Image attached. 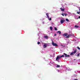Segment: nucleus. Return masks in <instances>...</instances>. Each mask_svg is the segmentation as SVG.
I'll list each match as a JSON object with an SVG mask.
<instances>
[{"mask_svg":"<svg viewBox=\"0 0 80 80\" xmlns=\"http://www.w3.org/2000/svg\"><path fill=\"white\" fill-rule=\"evenodd\" d=\"M57 33L59 35H60L61 34V31H58L57 32Z\"/></svg>","mask_w":80,"mask_h":80,"instance_id":"6e6552de","label":"nucleus"},{"mask_svg":"<svg viewBox=\"0 0 80 80\" xmlns=\"http://www.w3.org/2000/svg\"><path fill=\"white\" fill-rule=\"evenodd\" d=\"M72 35L71 34H69L68 36H66V38H69V37H71Z\"/></svg>","mask_w":80,"mask_h":80,"instance_id":"39448f33","label":"nucleus"},{"mask_svg":"<svg viewBox=\"0 0 80 80\" xmlns=\"http://www.w3.org/2000/svg\"><path fill=\"white\" fill-rule=\"evenodd\" d=\"M52 41H53V40H52Z\"/></svg>","mask_w":80,"mask_h":80,"instance_id":"473e14b6","label":"nucleus"},{"mask_svg":"<svg viewBox=\"0 0 80 80\" xmlns=\"http://www.w3.org/2000/svg\"><path fill=\"white\" fill-rule=\"evenodd\" d=\"M65 57H70V55H67V54H66V53H63Z\"/></svg>","mask_w":80,"mask_h":80,"instance_id":"20e7f679","label":"nucleus"},{"mask_svg":"<svg viewBox=\"0 0 80 80\" xmlns=\"http://www.w3.org/2000/svg\"><path fill=\"white\" fill-rule=\"evenodd\" d=\"M60 67V66L58 64H57V68H58Z\"/></svg>","mask_w":80,"mask_h":80,"instance_id":"dca6fc26","label":"nucleus"},{"mask_svg":"<svg viewBox=\"0 0 80 80\" xmlns=\"http://www.w3.org/2000/svg\"><path fill=\"white\" fill-rule=\"evenodd\" d=\"M79 13H80V12H79Z\"/></svg>","mask_w":80,"mask_h":80,"instance_id":"e433bc0d","label":"nucleus"},{"mask_svg":"<svg viewBox=\"0 0 80 80\" xmlns=\"http://www.w3.org/2000/svg\"><path fill=\"white\" fill-rule=\"evenodd\" d=\"M60 9L62 12H64V10H65V8L63 9L62 8H61Z\"/></svg>","mask_w":80,"mask_h":80,"instance_id":"423d86ee","label":"nucleus"},{"mask_svg":"<svg viewBox=\"0 0 80 80\" xmlns=\"http://www.w3.org/2000/svg\"><path fill=\"white\" fill-rule=\"evenodd\" d=\"M40 42H38V45H39V44H40Z\"/></svg>","mask_w":80,"mask_h":80,"instance_id":"a878e982","label":"nucleus"},{"mask_svg":"<svg viewBox=\"0 0 80 80\" xmlns=\"http://www.w3.org/2000/svg\"><path fill=\"white\" fill-rule=\"evenodd\" d=\"M57 71H58V72H60V71L58 69H57Z\"/></svg>","mask_w":80,"mask_h":80,"instance_id":"c85d7f7f","label":"nucleus"},{"mask_svg":"<svg viewBox=\"0 0 80 80\" xmlns=\"http://www.w3.org/2000/svg\"><path fill=\"white\" fill-rule=\"evenodd\" d=\"M62 16H64V14H62Z\"/></svg>","mask_w":80,"mask_h":80,"instance_id":"cd10ccee","label":"nucleus"},{"mask_svg":"<svg viewBox=\"0 0 80 80\" xmlns=\"http://www.w3.org/2000/svg\"><path fill=\"white\" fill-rule=\"evenodd\" d=\"M38 36H39L40 37H42V35L40 33L38 34Z\"/></svg>","mask_w":80,"mask_h":80,"instance_id":"9b49d317","label":"nucleus"},{"mask_svg":"<svg viewBox=\"0 0 80 80\" xmlns=\"http://www.w3.org/2000/svg\"><path fill=\"white\" fill-rule=\"evenodd\" d=\"M44 38H46V39H48V36H45Z\"/></svg>","mask_w":80,"mask_h":80,"instance_id":"f8f14e48","label":"nucleus"},{"mask_svg":"<svg viewBox=\"0 0 80 80\" xmlns=\"http://www.w3.org/2000/svg\"><path fill=\"white\" fill-rule=\"evenodd\" d=\"M79 11H80V8L79 9Z\"/></svg>","mask_w":80,"mask_h":80,"instance_id":"c9c22d12","label":"nucleus"},{"mask_svg":"<svg viewBox=\"0 0 80 80\" xmlns=\"http://www.w3.org/2000/svg\"><path fill=\"white\" fill-rule=\"evenodd\" d=\"M78 48V50H80V48H79V47H77Z\"/></svg>","mask_w":80,"mask_h":80,"instance_id":"b1692460","label":"nucleus"},{"mask_svg":"<svg viewBox=\"0 0 80 80\" xmlns=\"http://www.w3.org/2000/svg\"><path fill=\"white\" fill-rule=\"evenodd\" d=\"M52 44L53 46H54L55 47H57L58 46V45L56 43H54L53 41H52Z\"/></svg>","mask_w":80,"mask_h":80,"instance_id":"f03ea898","label":"nucleus"},{"mask_svg":"<svg viewBox=\"0 0 80 80\" xmlns=\"http://www.w3.org/2000/svg\"><path fill=\"white\" fill-rule=\"evenodd\" d=\"M46 15L48 18V19H49V18H50V17H49V16H48V13H46Z\"/></svg>","mask_w":80,"mask_h":80,"instance_id":"9d476101","label":"nucleus"},{"mask_svg":"<svg viewBox=\"0 0 80 80\" xmlns=\"http://www.w3.org/2000/svg\"><path fill=\"white\" fill-rule=\"evenodd\" d=\"M67 69L68 70V71H70V70H70V68H68Z\"/></svg>","mask_w":80,"mask_h":80,"instance_id":"412c9836","label":"nucleus"},{"mask_svg":"<svg viewBox=\"0 0 80 80\" xmlns=\"http://www.w3.org/2000/svg\"><path fill=\"white\" fill-rule=\"evenodd\" d=\"M48 20H52V18H49V19H48Z\"/></svg>","mask_w":80,"mask_h":80,"instance_id":"5701e85b","label":"nucleus"},{"mask_svg":"<svg viewBox=\"0 0 80 80\" xmlns=\"http://www.w3.org/2000/svg\"><path fill=\"white\" fill-rule=\"evenodd\" d=\"M77 13H78V14H80V12H77Z\"/></svg>","mask_w":80,"mask_h":80,"instance_id":"393cba45","label":"nucleus"},{"mask_svg":"<svg viewBox=\"0 0 80 80\" xmlns=\"http://www.w3.org/2000/svg\"><path fill=\"white\" fill-rule=\"evenodd\" d=\"M66 21L68 22H69V20H68V19H66Z\"/></svg>","mask_w":80,"mask_h":80,"instance_id":"f3484780","label":"nucleus"},{"mask_svg":"<svg viewBox=\"0 0 80 80\" xmlns=\"http://www.w3.org/2000/svg\"><path fill=\"white\" fill-rule=\"evenodd\" d=\"M75 19H76L77 20H78V18H80V16L78 17V18H77L76 17H75Z\"/></svg>","mask_w":80,"mask_h":80,"instance_id":"ddd939ff","label":"nucleus"},{"mask_svg":"<svg viewBox=\"0 0 80 80\" xmlns=\"http://www.w3.org/2000/svg\"><path fill=\"white\" fill-rule=\"evenodd\" d=\"M67 35H68V34L67 33H65L63 34V36H64V37L65 36H67Z\"/></svg>","mask_w":80,"mask_h":80,"instance_id":"0eeeda50","label":"nucleus"},{"mask_svg":"<svg viewBox=\"0 0 80 80\" xmlns=\"http://www.w3.org/2000/svg\"><path fill=\"white\" fill-rule=\"evenodd\" d=\"M74 54V53H73V52H72L71 53L70 55H73Z\"/></svg>","mask_w":80,"mask_h":80,"instance_id":"a211bd4d","label":"nucleus"},{"mask_svg":"<svg viewBox=\"0 0 80 80\" xmlns=\"http://www.w3.org/2000/svg\"><path fill=\"white\" fill-rule=\"evenodd\" d=\"M77 56H80V53H79L78 55Z\"/></svg>","mask_w":80,"mask_h":80,"instance_id":"bb28decb","label":"nucleus"},{"mask_svg":"<svg viewBox=\"0 0 80 80\" xmlns=\"http://www.w3.org/2000/svg\"><path fill=\"white\" fill-rule=\"evenodd\" d=\"M74 60H75V59H74Z\"/></svg>","mask_w":80,"mask_h":80,"instance_id":"72a5a7b5","label":"nucleus"},{"mask_svg":"<svg viewBox=\"0 0 80 80\" xmlns=\"http://www.w3.org/2000/svg\"><path fill=\"white\" fill-rule=\"evenodd\" d=\"M62 57H64V55H62L61 56H58L56 58L57 61L58 60H59V59L60 58H62Z\"/></svg>","mask_w":80,"mask_h":80,"instance_id":"f257e3e1","label":"nucleus"},{"mask_svg":"<svg viewBox=\"0 0 80 80\" xmlns=\"http://www.w3.org/2000/svg\"><path fill=\"white\" fill-rule=\"evenodd\" d=\"M42 23L43 24H44L45 23V22H42Z\"/></svg>","mask_w":80,"mask_h":80,"instance_id":"c756f323","label":"nucleus"},{"mask_svg":"<svg viewBox=\"0 0 80 80\" xmlns=\"http://www.w3.org/2000/svg\"><path fill=\"white\" fill-rule=\"evenodd\" d=\"M76 52H77V50H75L73 52L74 54H75V53H76Z\"/></svg>","mask_w":80,"mask_h":80,"instance_id":"4468645a","label":"nucleus"},{"mask_svg":"<svg viewBox=\"0 0 80 80\" xmlns=\"http://www.w3.org/2000/svg\"><path fill=\"white\" fill-rule=\"evenodd\" d=\"M75 27L76 28H78V26L76 25L75 26Z\"/></svg>","mask_w":80,"mask_h":80,"instance_id":"aec40b11","label":"nucleus"},{"mask_svg":"<svg viewBox=\"0 0 80 80\" xmlns=\"http://www.w3.org/2000/svg\"><path fill=\"white\" fill-rule=\"evenodd\" d=\"M47 44H45L44 45H43V47H44V48H46V47H47Z\"/></svg>","mask_w":80,"mask_h":80,"instance_id":"1a4fd4ad","label":"nucleus"},{"mask_svg":"<svg viewBox=\"0 0 80 80\" xmlns=\"http://www.w3.org/2000/svg\"><path fill=\"white\" fill-rule=\"evenodd\" d=\"M56 35H56V34H55L54 36H56Z\"/></svg>","mask_w":80,"mask_h":80,"instance_id":"7c9ffc66","label":"nucleus"},{"mask_svg":"<svg viewBox=\"0 0 80 80\" xmlns=\"http://www.w3.org/2000/svg\"><path fill=\"white\" fill-rule=\"evenodd\" d=\"M61 46H63V45H61Z\"/></svg>","mask_w":80,"mask_h":80,"instance_id":"f704fd0d","label":"nucleus"},{"mask_svg":"<svg viewBox=\"0 0 80 80\" xmlns=\"http://www.w3.org/2000/svg\"><path fill=\"white\" fill-rule=\"evenodd\" d=\"M64 15L66 16H67V15H68V14H66L65 13H64Z\"/></svg>","mask_w":80,"mask_h":80,"instance_id":"2eb2a0df","label":"nucleus"},{"mask_svg":"<svg viewBox=\"0 0 80 80\" xmlns=\"http://www.w3.org/2000/svg\"><path fill=\"white\" fill-rule=\"evenodd\" d=\"M65 20H64V18H63V19H61L60 21L61 23V24H63V22H65Z\"/></svg>","mask_w":80,"mask_h":80,"instance_id":"7ed1b4c3","label":"nucleus"},{"mask_svg":"<svg viewBox=\"0 0 80 80\" xmlns=\"http://www.w3.org/2000/svg\"><path fill=\"white\" fill-rule=\"evenodd\" d=\"M39 38H40V37L38 38V39H39Z\"/></svg>","mask_w":80,"mask_h":80,"instance_id":"2f4dec72","label":"nucleus"},{"mask_svg":"<svg viewBox=\"0 0 80 80\" xmlns=\"http://www.w3.org/2000/svg\"><path fill=\"white\" fill-rule=\"evenodd\" d=\"M52 27H50V29L51 30V31L52 30Z\"/></svg>","mask_w":80,"mask_h":80,"instance_id":"6ab92c4d","label":"nucleus"},{"mask_svg":"<svg viewBox=\"0 0 80 80\" xmlns=\"http://www.w3.org/2000/svg\"><path fill=\"white\" fill-rule=\"evenodd\" d=\"M54 29L55 30H58L57 29V28H54Z\"/></svg>","mask_w":80,"mask_h":80,"instance_id":"4be33fe9","label":"nucleus"}]
</instances>
